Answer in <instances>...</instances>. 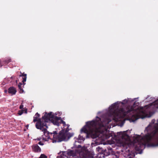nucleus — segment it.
Listing matches in <instances>:
<instances>
[{
    "instance_id": "10",
    "label": "nucleus",
    "mask_w": 158,
    "mask_h": 158,
    "mask_svg": "<svg viewBox=\"0 0 158 158\" xmlns=\"http://www.w3.org/2000/svg\"><path fill=\"white\" fill-rule=\"evenodd\" d=\"M21 74L19 76L20 77H22L23 78L22 82L23 84L25 85V84L24 82L26 81L27 79V74L24 73H22L21 72H20Z\"/></svg>"
},
{
    "instance_id": "25",
    "label": "nucleus",
    "mask_w": 158,
    "mask_h": 158,
    "mask_svg": "<svg viewBox=\"0 0 158 158\" xmlns=\"http://www.w3.org/2000/svg\"><path fill=\"white\" fill-rule=\"evenodd\" d=\"M7 90H5L4 91V92L5 93H6L7 92Z\"/></svg>"
},
{
    "instance_id": "21",
    "label": "nucleus",
    "mask_w": 158,
    "mask_h": 158,
    "mask_svg": "<svg viewBox=\"0 0 158 158\" xmlns=\"http://www.w3.org/2000/svg\"><path fill=\"white\" fill-rule=\"evenodd\" d=\"M120 157L117 155H114L113 156V158H120Z\"/></svg>"
},
{
    "instance_id": "6",
    "label": "nucleus",
    "mask_w": 158,
    "mask_h": 158,
    "mask_svg": "<svg viewBox=\"0 0 158 158\" xmlns=\"http://www.w3.org/2000/svg\"><path fill=\"white\" fill-rule=\"evenodd\" d=\"M49 118L50 121H51L53 124L59 126L60 124L62 123L64 126L66 125V123L65 122L63 121L61 118L60 117H58L57 116H55L52 114V112L49 113L48 114Z\"/></svg>"
},
{
    "instance_id": "7",
    "label": "nucleus",
    "mask_w": 158,
    "mask_h": 158,
    "mask_svg": "<svg viewBox=\"0 0 158 158\" xmlns=\"http://www.w3.org/2000/svg\"><path fill=\"white\" fill-rule=\"evenodd\" d=\"M97 149L98 152H101L102 154L103 155L102 156L103 157H104L105 156H106L109 155L110 154V151H111L112 150V148L110 147H107V149H104L102 148L98 147Z\"/></svg>"
},
{
    "instance_id": "9",
    "label": "nucleus",
    "mask_w": 158,
    "mask_h": 158,
    "mask_svg": "<svg viewBox=\"0 0 158 158\" xmlns=\"http://www.w3.org/2000/svg\"><path fill=\"white\" fill-rule=\"evenodd\" d=\"M17 91L16 89L14 87H11L8 89V92L9 94H11V95L15 94Z\"/></svg>"
},
{
    "instance_id": "22",
    "label": "nucleus",
    "mask_w": 158,
    "mask_h": 158,
    "mask_svg": "<svg viewBox=\"0 0 158 158\" xmlns=\"http://www.w3.org/2000/svg\"><path fill=\"white\" fill-rule=\"evenodd\" d=\"M23 107V105H22V104H21L20 106H19V108L21 109H22Z\"/></svg>"
},
{
    "instance_id": "14",
    "label": "nucleus",
    "mask_w": 158,
    "mask_h": 158,
    "mask_svg": "<svg viewBox=\"0 0 158 158\" xmlns=\"http://www.w3.org/2000/svg\"><path fill=\"white\" fill-rule=\"evenodd\" d=\"M138 118H139L137 115H133L131 119L132 122H134L138 119Z\"/></svg>"
},
{
    "instance_id": "32",
    "label": "nucleus",
    "mask_w": 158,
    "mask_h": 158,
    "mask_svg": "<svg viewBox=\"0 0 158 158\" xmlns=\"http://www.w3.org/2000/svg\"><path fill=\"white\" fill-rule=\"evenodd\" d=\"M119 133H122V132H120Z\"/></svg>"
},
{
    "instance_id": "24",
    "label": "nucleus",
    "mask_w": 158,
    "mask_h": 158,
    "mask_svg": "<svg viewBox=\"0 0 158 158\" xmlns=\"http://www.w3.org/2000/svg\"><path fill=\"white\" fill-rule=\"evenodd\" d=\"M38 144L41 145H43L44 144V143H42L40 141L39 142Z\"/></svg>"
},
{
    "instance_id": "5",
    "label": "nucleus",
    "mask_w": 158,
    "mask_h": 158,
    "mask_svg": "<svg viewBox=\"0 0 158 158\" xmlns=\"http://www.w3.org/2000/svg\"><path fill=\"white\" fill-rule=\"evenodd\" d=\"M47 134L46 133L45 135L46 136L50 137V135H53L54 140L56 142H60L62 141H66L68 140L71 137L73 136L74 134L73 133H70L68 132L67 130L62 129L58 135H57L56 131H54L53 133H50Z\"/></svg>"
},
{
    "instance_id": "27",
    "label": "nucleus",
    "mask_w": 158,
    "mask_h": 158,
    "mask_svg": "<svg viewBox=\"0 0 158 158\" xmlns=\"http://www.w3.org/2000/svg\"><path fill=\"white\" fill-rule=\"evenodd\" d=\"M37 140H40V139L38 138L37 139Z\"/></svg>"
},
{
    "instance_id": "16",
    "label": "nucleus",
    "mask_w": 158,
    "mask_h": 158,
    "mask_svg": "<svg viewBox=\"0 0 158 158\" xmlns=\"http://www.w3.org/2000/svg\"><path fill=\"white\" fill-rule=\"evenodd\" d=\"M38 158H47V157L44 154H42Z\"/></svg>"
},
{
    "instance_id": "18",
    "label": "nucleus",
    "mask_w": 158,
    "mask_h": 158,
    "mask_svg": "<svg viewBox=\"0 0 158 158\" xmlns=\"http://www.w3.org/2000/svg\"><path fill=\"white\" fill-rule=\"evenodd\" d=\"M112 135L110 134L109 133V134H106V139H109L110 137L112 136Z\"/></svg>"
},
{
    "instance_id": "31",
    "label": "nucleus",
    "mask_w": 158,
    "mask_h": 158,
    "mask_svg": "<svg viewBox=\"0 0 158 158\" xmlns=\"http://www.w3.org/2000/svg\"><path fill=\"white\" fill-rule=\"evenodd\" d=\"M78 146H79V147H80H80H81V145H78Z\"/></svg>"
},
{
    "instance_id": "19",
    "label": "nucleus",
    "mask_w": 158,
    "mask_h": 158,
    "mask_svg": "<svg viewBox=\"0 0 158 158\" xmlns=\"http://www.w3.org/2000/svg\"><path fill=\"white\" fill-rule=\"evenodd\" d=\"M125 136H127V135L126 134V133L124 132V134L123 135H122V139H124V137H125Z\"/></svg>"
},
{
    "instance_id": "2",
    "label": "nucleus",
    "mask_w": 158,
    "mask_h": 158,
    "mask_svg": "<svg viewBox=\"0 0 158 158\" xmlns=\"http://www.w3.org/2000/svg\"><path fill=\"white\" fill-rule=\"evenodd\" d=\"M104 127L101 118L97 116L95 120L86 123L85 126L81 129V133H86L87 136H90L92 138H96L98 137L97 132Z\"/></svg>"
},
{
    "instance_id": "12",
    "label": "nucleus",
    "mask_w": 158,
    "mask_h": 158,
    "mask_svg": "<svg viewBox=\"0 0 158 158\" xmlns=\"http://www.w3.org/2000/svg\"><path fill=\"white\" fill-rule=\"evenodd\" d=\"M152 104L154 105L155 108H158V99L152 103Z\"/></svg>"
},
{
    "instance_id": "28",
    "label": "nucleus",
    "mask_w": 158,
    "mask_h": 158,
    "mask_svg": "<svg viewBox=\"0 0 158 158\" xmlns=\"http://www.w3.org/2000/svg\"><path fill=\"white\" fill-rule=\"evenodd\" d=\"M2 66V65H1V63H0V67Z\"/></svg>"
},
{
    "instance_id": "13",
    "label": "nucleus",
    "mask_w": 158,
    "mask_h": 158,
    "mask_svg": "<svg viewBox=\"0 0 158 158\" xmlns=\"http://www.w3.org/2000/svg\"><path fill=\"white\" fill-rule=\"evenodd\" d=\"M67 154L69 156H72L73 157V156L74 155V153L73 150H71L68 152Z\"/></svg>"
},
{
    "instance_id": "30",
    "label": "nucleus",
    "mask_w": 158,
    "mask_h": 158,
    "mask_svg": "<svg viewBox=\"0 0 158 158\" xmlns=\"http://www.w3.org/2000/svg\"><path fill=\"white\" fill-rule=\"evenodd\" d=\"M121 103H122V104H124L123 102H122Z\"/></svg>"
},
{
    "instance_id": "20",
    "label": "nucleus",
    "mask_w": 158,
    "mask_h": 158,
    "mask_svg": "<svg viewBox=\"0 0 158 158\" xmlns=\"http://www.w3.org/2000/svg\"><path fill=\"white\" fill-rule=\"evenodd\" d=\"M24 111L23 110H19L18 112V114L20 115H21L23 113Z\"/></svg>"
},
{
    "instance_id": "29",
    "label": "nucleus",
    "mask_w": 158,
    "mask_h": 158,
    "mask_svg": "<svg viewBox=\"0 0 158 158\" xmlns=\"http://www.w3.org/2000/svg\"><path fill=\"white\" fill-rule=\"evenodd\" d=\"M146 130H148V127H147V128H146Z\"/></svg>"
},
{
    "instance_id": "26",
    "label": "nucleus",
    "mask_w": 158,
    "mask_h": 158,
    "mask_svg": "<svg viewBox=\"0 0 158 158\" xmlns=\"http://www.w3.org/2000/svg\"><path fill=\"white\" fill-rule=\"evenodd\" d=\"M25 113H27V110H25Z\"/></svg>"
},
{
    "instance_id": "17",
    "label": "nucleus",
    "mask_w": 158,
    "mask_h": 158,
    "mask_svg": "<svg viewBox=\"0 0 158 158\" xmlns=\"http://www.w3.org/2000/svg\"><path fill=\"white\" fill-rule=\"evenodd\" d=\"M5 62L6 64H8L9 63L11 62V60L10 58H9L5 60Z\"/></svg>"
},
{
    "instance_id": "3",
    "label": "nucleus",
    "mask_w": 158,
    "mask_h": 158,
    "mask_svg": "<svg viewBox=\"0 0 158 158\" xmlns=\"http://www.w3.org/2000/svg\"><path fill=\"white\" fill-rule=\"evenodd\" d=\"M49 113L47 114V112L45 113V115L43 116L42 118H39L40 115L36 113L35 116L33 117V122L35 123L37 122L35 124V127L37 129H40L44 132V134L45 135L47 133V134H48L49 132L47 131V128H48L46 123L50 121V117H49L48 114Z\"/></svg>"
},
{
    "instance_id": "8",
    "label": "nucleus",
    "mask_w": 158,
    "mask_h": 158,
    "mask_svg": "<svg viewBox=\"0 0 158 158\" xmlns=\"http://www.w3.org/2000/svg\"><path fill=\"white\" fill-rule=\"evenodd\" d=\"M32 149L35 152H40L41 151V148L37 144L33 145L32 146Z\"/></svg>"
},
{
    "instance_id": "15",
    "label": "nucleus",
    "mask_w": 158,
    "mask_h": 158,
    "mask_svg": "<svg viewBox=\"0 0 158 158\" xmlns=\"http://www.w3.org/2000/svg\"><path fill=\"white\" fill-rule=\"evenodd\" d=\"M84 158H94V157L91 155L86 154L83 156Z\"/></svg>"
},
{
    "instance_id": "23",
    "label": "nucleus",
    "mask_w": 158,
    "mask_h": 158,
    "mask_svg": "<svg viewBox=\"0 0 158 158\" xmlns=\"http://www.w3.org/2000/svg\"><path fill=\"white\" fill-rule=\"evenodd\" d=\"M56 158H64L62 156L60 155V156H57Z\"/></svg>"
},
{
    "instance_id": "1",
    "label": "nucleus",
    "mask_w": 158,
    "mask_h": 158,
    "mask_svg": "<svg viewBox=\"0 0 158 158\" xmlns=\"http://www.w3.org/2000/svg\"><path fill=\"white\" fill-rule=\"evenodd\" d=\"M147 131L143 137L137 135L134 138L133 143L136 151L142 150L147 144L149 147L158 146V119L154 129L150 132Z\"/></svg>"
},
{
    "instance_id": "4",
    "label": "nucleus",
    "mask_w": 158,
    "mask_h": 158,
    "mask_svg": "<svg viewBox=\"0 0 158 158\" xmlns=\"http://www.w3.org/2000/svg\"><path fill=\"white\" fill-rule=\"evenodd\" d=\"M118 103L116 102L112 104L110 107L111 110H114L113 113L114 119L116 122L119 121L121 118H123L126 115L134 110L133 106L130 108L127 107V111H125L123 108L116 110L117 107L118 108Z\"/></svg>"
},
{
    "instance_id": "11",
    "label": "nucleus",
    "mask_w": 158,
    "mask_h": 158,
    "mask_svg": "<svg viewBox=\"0 0 158 158\" xmlns=\"http://www.w3.org/2000/svg\"><path fill=\"white\" fill-rule=\"evenodd\" d=\"M22 83H19L18 85V87L19 89V93H22L24 91L23 89L22 88Z\"/></svg>"
}]
</instances>
